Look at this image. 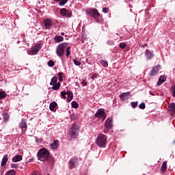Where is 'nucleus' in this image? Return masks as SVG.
I'll list each match as a JSON object with an SVG mask.
<instances>
[{
	"label": "nucleus",
	"mask_w": 175,
	"mask_h": 175,
	"mask_svg": "<svg viewBox=\"0 0 175 175\" xmlns=\"http://www.w3.org/2000/svg\"><path fill=\"white\" fill-rule=\"evenodd\" d=\"M52 85V90L54 91H58V89L61 88V83L59 82H57V83H55Z\"/></svg>",
	"instance_id": "obj_20"
},
{
	"label": "nucleus",
	"mask_w": 175,
	"mask_h": 175,
	"mask_svg": "<svg viewBox=\"0 0 175 175\" xmlns=\"http://www.w3.org/2000/svg\"><path fill=\"white\" fill-rule=\"evenodd\" d=\"M107 44H110V45L114 44V41H111V42H110V41H108V42H107Z\"/></svg>",
	"instance_id": "obj_46"
},
{
	"label": "nucleus",
	"mask_w": 175,
	"mask_h": 175,
	"mask_svg": "<svg viewBox=\"0 0 175 175\" xmlns=\"http://www.w3.org/2000/svg\"><path fill=\"white\" fill-rule=\"evenodd\" d=\"M70 46H68V43H61L57 46L56 54L61 58V57H63L64 54H65L66 51V57L68 58L69 55H70Z\"/></svg>",
	"instance_id": "obj_1"
},
{
	"label": "nucleus",
	"mask_w": 175,
	"mask_h": 175,
	"mask_svg": "<svg viewBox=\"0 0 175 175\" xmlns=\"http://www.w3.org/2000/svg\"><path fill=\"white\" fill-rule=\"evenodd\" d=\"M22 160H23V156L20 154L14 156L12 158V162H20V161H22Z\"/></svg>",
	"instance_id": "obj_18"
},
{
	"label": "nucleus",
	"mask_w": 175,
	"mask_h": 175,
	"mask_svg": "<svg viewBox=\"0 0 175 175\" xmlns=\"http://www.w3.org/2000/svg\"><path fill=\"white\" fill-rule=\"evenodd\" d=\"M80 130V127H79L77 124H72L70 129V137L71 139H77V136H79V132Z\"/></svg>",
	"instance_id": "obj_4"
},
{
	"label": "nucleus",
	"mask_w": 175,
	"mask_h": 175,
	"mask_svg": "<svg viewBox=\"0 0 175 175\" xmlns=\"http://www.w3.org/2000/svg\"><path fill=\"white\" fill-rule=\"evenodd\" d=\"M96 143L100 148H105L107 143V136L105 134H99L97 137Z\"/></svg>",
	"instance_id": "obj_3"
},
{
	"label": "nucleus",
	"mask_w": 175,
	"mask_h": 175,
	"mask_svg": "<svg viewBox=\"0 0 175 175\" xmlns=\"http://www.w3.org/2000/svg\"><path fill=\"white\" fill-rule=\"evenodd\" d=\"M72 94H73V92H72L71 91H67V92H66V95H68V96L72 95Z\"/></svg>",
	"instance_id": "obj_44"
},
{
	"label": "nucleus",
	"mask_w": 175,
	"mask_h": 175,
	"mask_svg": "<svg viewBox=\"0 0 175 175\" xmlns=\"http://www.w3.org/2000/svg\"><path fill=\"white\" fill-rule=\"evenodd\" d=\"M138 105H139V103L137 101L131 103V105L133 107V109H136Z\"/></svg>",
	"instance_id": "obj_29"
},
{
	"label": "nucleus",
	"mask_w": 175,
	"mask_h": 175,
	"mask_svg": "<svg viewBox=\"0 0 175 175\" xmlns=\"http://www.w3.org/2000/svg\"><path fill=\"white\" fill-rule=\"evenodd\" d=\"M145 55L147 59H151V58L154 57V53H152V52H151L150 50L146 49L145 52Z\"/></svg>",
	"instance_id": "obj_15"
},
{
	"label": "nucleus",
	"mask_w": 175,
	"mask_h": 175,
	"mask_svg": "<svg viewBox=\"0 0 175 175\" xmlns=\"http://www.w3.org/2000/svg\"><path fill=\"white\" fill-rule=\"evenodd\" d=\"M19 128L22 130V133H25L27 132V122L25 119H22L21 123L19 124Z\"/></svg>",
	"instance_id": "obj_9"
},
{
	"label": "nucleus",
	"mask_w": 175,
	"mask_h": 175,
	"mask_svg": "<svg viewBox=\"0 0 175 175\" xmlns=\"http://www.w3.org/2000/svg\"><path fill=\"white\" fill-rule=\"evenodd\" d=\"M57 81H58V79L57 78V77H52V79L51 80L50 85L57 84Z\"/></svg>",
	"instance_id": "obj_26"
},
{
	"label": "nucleus",
	"mask_w": 175,
	"mask_h": 175,
	"mask_svg": "<svg viewBox=\"0 0 175 175\" xmlns=\"http://www.w3.org/2000/svg\"><path fill=\"white\" fill-rule=\"evenodd\" d=\"M31 175H42V174H40L38 171H33Z\"/></svg>",
	"instance_id": "obj_43"
},
{
	"label": "nucleus",
	"mask_w": 175,
	"mask_h": 175,
	"mask_svg": "<svg viewBox=\"0 0 175 175\" xmlns=\"http://www.w3.org/2000/svg\"><path fill=\"white\" fill-rule=\"evenodd\" d=\"M150 95H155V94H153L151 92H150Z\"/></svg>",
	"instance_id": "obj_50"
},
{
	"label": "nucleus",
	"mask_w": 175,
	"mask_h": 175,
	"mask_svg": "<svg viewBox=\"0 0 175 175\" xmlns=\"http://www.w3.org/2000/svg\"><path fill=\"white\" fill-rule=\"evenodd\" d=\"M74 64L75 65H76L77 66H80V65H81V62H80V61H79V59L75 58L74 59Z\"/></svg>",
	"instance_id": "obj_30"
},
{
	"label": "nucleus",
	"mask_w": 175,
	"mask_h": 175,
	"mask_svg": "<svg viewBox=\"0 0 175 175\" xmlns=\"http://www.w3.org/2000/svg\"><path fill=\"white\" fill-rule=\"evenodd\" d=\"M44 25L46 29H50L51 27L53 26V21L51 19H45L44 21Z\"/></svg>",
	"instance_id": "obj_12"
},
{
	"label": "nucleus",
	"mask_w": 175,
	"mask_h": 175,
	"mask_svg": "<svg viewBox=\"0 0 175 175\" xmlns=\"http://www.w3.org/2000/svg\"><path fill=\"white\" fill-rule=\"evenodd\" d=\"M119 47L120 49H125L126 47V44H125V42H121L120 44H119Z\"/></svg>",
	"instance_id": "obj_37"
},
{
	"label": "nucleus",
	"mask_w": 175,
	"mask_h": 175,
	"mask_svg": "<svg viewBox=\"0 0 175 175\" xmlns=\"http://www.w3.org/2000/svg\"><path fill=\"white\" fill-rule=\"evenodd\" d=\"M55 107H57V103L55 102H52L49 105V109L51 111H54Z\"/></svg>",
	"instance_id": "obj_23"
},
{
	"label": "nucleus",
	"mask_w": 175,
	"mask_h": 175,
	"mask_svg": "<svg viewBox=\"0 0 175 175\" xmlns=\"http://www.w3.org/2000/svg\"><path fill=\"white\" fill-rule=\"evenodd\" d=\"M69 169L72 170V169H75V167H77L79 166V159L77 157H72L68 162Z\"/></svg>",
	"instance_id": "obj_5"
},
{
	"label": "nucleus",
	"mask_w": 175,
	"mask_h": 175,
	"mask_svg": "<svg viewBox=\"0 0 175 175\" xmlns=\"http://www.w3.org/2000/svg\"><path fill=\"white\" fill-rule=\"evenodd\" d=\"M54 65H55V64L54 63L53 60H49L48 62V66H49L50 68H53V66H54Z\"/></svg>",
	"instance_id": "obj_32"
},
{
	"label": "nucleus",
	"mask_w": 175,
	"mask_h": 175,
	"mask_svg": "<svg viewBox=\"0 0 175 175\" xmlns=\"http://www.w3.org/2000/svg\"><path fill=\"white\" fill-rule=\"evenodd\" d=\"M54 40H55V43H59L61 42H64V37H62L61 36H55L54 38Z\"/></svg>",
	"instance_id": "obj_19"
},
{
	"label": "nucleus",
	"mask_w": 175,
	"mask_h": 175,
	"mask_svg": "<svg viewBox=\"0 0 175 175\" xmlns=\"http://www.w3.org/2000/svg\"><path fill=\"white\" fill-rule=\"evenodd\" d=\"M6 92L5 91H0V99H5L6 98Z\"/></svg>",
	"instance_id": "obj_27"
},
{
	"label": "nucleus",
	"mask_w": 175,
	"mask_h": 175,
	"mask_svg": "<svg viewBox=\"0 0 175 175\" xmlns=\"http://www.w3.org/2000/svg\"><path fill=\"white\" fill-rule=\"evenodd\" d=\"M64 72H58L59 81H63L64 78L62 77Z\"/></svg>",
	"instance_id": "obj_35"
},
{
	"label": "nucleus",
	"mask_w": 175,
	"mask_h": 175,
	"mask_svg": "<svg viewBox=\"0 0 175 175\" xmlns=\"http://www.w3.org/2000/svg\"><path fill=\"white\" fill-rule=\"evenodd\" d=\"M38 159L41 161H48L50 158V152L45 148L40 149L37 154Z\"/></svg>",
	"instance_id": "obj_2"
},
{
	"label": "nucleus",
	"mask_w": 175,
	"mask_h": 175,
	"mask_svg": "<svg viewBox=\"0 0 175 175\" xmlns=\"http://www.w3.org/2000/svg\"><path fill=\"white\" fill-rule=\"evenodd\" d=\"M146 46H147V44H142V47L145 48Z\"/></svg>",
	"instance_id": "obj_47"
},
{
	"label": "nucleus",
	"mask_w": 175,
	"mask_h": 175,
	"mask_svg": "<svg viewBox=\"0 0 175 175\" xmlns=\"http://www.w3.org/2000/svg\"><path fill=\"white\" fill-rule=\"evenodd\" d=\"M72 105V107H73V109H77V107H79V103H77V102L76 101H72L71 103Z\"/></svg>",
	"instance_id": "obj_28"
},
{
	"label": "nucleus",
	"mask_w": 175,
	"mask_h": 175,
	"mask_svg": "<svg viewBox=\"0 0 175 175\" xmlns=\"http://www.w3.org/2000/svg\"><path fill=\"white\" fill-rule=\"evenodd\" d=\"M11 167H12L14 169H17L18 167V165L16 163H12V164H11Z\"/></svg>",
	"instance_id": "obj_39"
},
{
	"label": "nucleus",
	"mask_w": 175,
	"mask_h": 175,
	"mask_svg": "<svg viewBox=\"0 0 175 175\" xmlns=\"http://www.w3.org/2000/svg\"><path fill=\"white\" fill-rule=\"evenodd\" d=\"M60 14L63 17H72V12L66 10V8H62L60 10Z\"/></svg>",
	"instance_id": "obj_10"
},
{
	"label": "nucleus",
	"mask_w": 175,
	"mask_h": 175,
	"mask_svg": "<svg viewBox=\"0 0 175 175\" xmlns=\"http://www.w3.org/2000/svg\"><path fill=\"white\" fill-rule=\"evenodd\" d=\"M9 114L8 113H3V121L6 122L8 121V120H9Z\"/></svg>",
	"instance_id": "obj_31"
},
{
	"label": "nucleus",
	"mask_w": 175,
	"mask_h": 175,
	"mask_svg": "<svg viewBox=\"0 0 175 175\" xmlns=\"http://www.w3.org/2000/svg\"><path fill=\"white\" fill-rule=\"evenodd\" d=\"M165 81H166V76L165 75L160 76L159 81H157V85L159 87L160 85H162V84H163V83H165Z\"/></svg>",
	"instance_id": "obj_14"
},
{
	"label": "nucleus",
	"mask_w": 175,
	"mask_h": 175,
	"mask_svg": "<svg viewBox=\"0 0 175 175\" xmlns=\"http://www.w3.org/2000/svg\"><path fill=\"white\" fill-rule=\"evenodd\" d=\"M61 95L64 98V99H66V92H62L61 93Z\"/></svg>",
	"instance_id": "obj_41"
},
{
	"label": "nucleus",
	"mask_w": 175,
	"mask_h": 175,
	"mask_svg": "<svg viewBox=\"0 0 175 175\" xmlns=\"http://www.w3.org/2000/svg\"><path fill=\"white\" fill-rule=\"evenodd\" d=\"M5 175H16V172L14 170L8 171Z\"/></svg>",
	"instance_id": "obj_34"
},
{
	"label": "nucleus",
	"mask_w": 175,
	"mask_h": 175,
	"mask_svg": "<svg viewBox=\"0 0 175 175\" xmlns=\"http://www.w3.org/2000/svg\"><path fill=\"white\" fill-rule=\"evenodd\" d=\"M8 161H9V157H8V154H5L2 159L1 165L5 166L8 163Z\"/></svg>",
	"instance_id": "obj_17"
},
{
	"label": "nucleus",
	"mask_w": 175,
	"mask_h": 175,
	"mask_svg": "<svg viewBox=\"0 0 175 175\" xmlns=\"http://www.w3.org/2000/svg\"><path fill=\"white\" fill-rule=\"evenodd\" d=\"M167 169V162L163 161V163L161 167V172H166Z\"/></svg>",
	"instance_id": "obj_21"
},
{
	"label": "nucleus",
	"mask_w": 175,
	"mask_h": 175,
	"mask_svg": "<svg viewBox=\"0 0 175 175\" xmlns=\"http://www.w3.org/2000/svg\"><path fill=\"white\" fill-rule=\"evenodd\" d=\"M36 142L38 143L39 142V139H38V137H36Z\"/></svg>",
	"instance_id": "obj_48"
},
{
	"label": "nucleus",
	"mask_w": 175,
	"mask_h": 175,
	"mask_svg": "<svg viewBox=\"0 0 175 175\" xmlns=\"http://www.w3.org/2000/svg\"><path fill=\"white\" fill-rule=\"evenodd\" d=\"M81 84H83V85L84 87H85V86L87 85V82H85V81H83L81 82Z\"/></svg>",
	"instance_id": "obj_45"
},
{
	"label": "nucleus",
	"mask_w": 175,
	"mask_h": 175,
	"mask_svg": "<svg viewBox=\"0 0 175 175\" xmlns=\"http://www.w3.org/2000/svg\"><path fill=\"white\" fill-rule=\"evenodd\" d=\"M72 99H73V94L68 96L67 102H71Z\"/></svg>",
	"instance_id": "obj_38"
},
{
	"label": "nucleus",
	"mask_w": 175,
	"mask_h": 175,
	"mask_svg": "<svg viewBox=\"0 0 175 175\" xmlns=\"http://www.w3.org/2000/svg\"><path fill=\"white\" fill-rule=\"evenodd\" d=\"M159 69H161L160 65L154 66L149 74L150 76H151V77L157 76V75H158V72H159Z\"/></svg>",
	"instance_id": "obj_8"
},
{
	"label": "nucleus",
	"mask_w": 175,
	"mask_h": 175,
	"mask_svg": "<svg viewBox=\"0 0 175 175\" xmlns=\"http://www.w3.org/2000/svg\"><path fill=\"white\" fill-rule=\"evenodd\" d=\"M105 127L107 129H110L113 128V118H108L105 121Z\"/></svg>",
	"instance_id": "obj_13"
},
{
	"label": "nucleus",
	"mask_w": 175,
	"mask_h": 175,
	"mask_svg": "<svg viewBox=\"0 0 175 175\" xmlns=\"http://www.w3.org/2000/svg\"><path fill=\"white\" fill-rule=\"evenodd\" d=\"M56 1V2H59V5L60 6H64V5H66L68 3V0H54Z\"/></svg>",
	"instance_id": "obj_25"
},
{
	"label": "nucleus",
	"mask_w": 175,
	"mask_h": 175,
	"mask_svg": "<svg viewBox=\"0 0 175 175\" xmlns=\"http://www.w3.org/2000/svg\"><path fill=\"white\" fill-rule=\"evenodd\" d=\"M88 14L93 17L94 18H99L100 14L98 12L96 8H89L88 10Z\"/></svg>",
	"instance_id": "obj_6"
},
{
	"label": "nucleus",
	"mask_w": 175,
	"mask_h": 175,
	"mask_svg": "<svg viewBox=\"0 0 175 175\" xmlns=\"http://www.w3.org/2000/svg\"><path fill=\"white\" fill-rule=\"evenodd\" d=\"M139 109H141L142 110H144V109H146V104L144 103H142L139 105Z\"/></svg>",
	"instance_id": "obj_36"
},
{
	"label": "nucleus",
	"mask_w": 175,
	"mask_h": 175,
	"mask_svg": "<svg viewBox=\"0 0 175 175\" xmlns=\"http://www.w3.org/2000/svg\"><path fill=\"white\" fill-rule=\"evenodd\" d=\"M100 63L101 65H102L103 66H104L105 68H107V66L109 65V64H107V61L100 60Z\"/></svg>",
	"instance_id": "obj_33"
},
{
	"label": "nucleus",
	"mask_w": 175,
	"mask_h": 175,
	"mask_svg": "<svg viewBox=\"0 0 175 175\" xmlns=\"http://www.w3.org/2000/svg\"><path fill=\"white\" fill-rule=\"evenodd\" d=\"M40 50V48H39V46H35L34 47H33L31 49L32 54H33V55L38 54V53H39Z\"/></svg>",
	"instance_id": "obj_22"
},
{
	"label": "nucleus",
	"mask_w": 175,
	"mask_h": 175,
	"mask_svg": "<svg viewBox=\"0 0 175 175\" xmlns=\"http://www.w3.org/2000/svg\"><path fill=\"white\" fill-rule=\"evenodd\" d=\"M120 100L124 101V100H128L129 98H131V92H127L124 93H122L120 95Z\"/></svg>",
	"instance_id": "obj_11"
},
{
	"label": "nucleus",
	"mask_w": 175,
	"mask_h": 175,
	"mask_svg": "<svg viewBox=\"0 0 175 175\" xmlns=\"http://www.w3.org/2000/svg\"><path fill=\"white\" fill-rule=\"evenodd\" d=\"M107 12H109V8H108L105 7V8H103V13H107Z\"/></svg>",
	"instance_id": "obj_42"
},
{
	"label": "nucleus",
	"mask_w": 175,
	"mask_h": 175,
	"mask_svg": "<svg viewBox=\"0 0 175 175\" xmlns=\"http://www.w3.org/2000/svg\"><path fill=\"white\" fill-rule=\"evenodd\" d=\"M95 118H103V121L106 120V113L105 112V109H99L97 110L94 115Z\"/></svg>",
	"instance_id": "obj_7"
},
{
	"label": "nucleus",
	"mask_w": 175,
	"mask_h": 175,
	"mask_svg": "<svg viewBox=\"0 0 175 175\" xmlns=\"http://www.w3.org/2000/svg\"><path fill=\"white\" fill-rule=\"evenodd\" d=\"M58 146H59V141L55 140L53 143L51 144V148H52V150H57Z\"/></svg>",
	"instance_id": "obj_16"
},
{
	"label": "nucleus",
	"mask_w": 175,
	"mask_h": 175,
	"mask_svg": "<svg viewBox=\"0 0 175 175\" xmlns=\"http://www.w3.org/2000/svg\"><path fill=\"white\" fill-rule=\"evenodd\" d=\"M61 35H62V36H65V33L62 32V33H61Z\"/></svg>",
	"instance_id": "obj_49"
},
{
	"label": "nucleus",
	"mask_w": 175,
	"mask_h": 175,
	"mask_svg": "<svg viewBox=\"0 0 175 175\" xmlns=\"http://www.w3.org/2000/svg\"><path fill=\"white\" fill-rule=\"evenodd\" d=\"M172 90L173 91L172 96L175 98V85L172 86Z\"/></svg>",
	"instance_id": "obj_40"
},
{
	"label": "nucleus",
	"mask_w": 175,
	"mask_h": 175,
	"mask_svg": "<svg viewBox=\"0 0 175 175\" xmlns=\"http://www.w3.org/2000/svg\"><path fill=\"white\" fill-rule=\"evenodd\" d=\"M168 109L172 113H175V103H172L168 106Z\"/></svg>",
	"instance_id": "obj_24"
}]
</instances>
